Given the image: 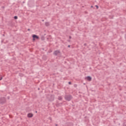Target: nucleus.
Listing matches in <instances>:
<instances>
[{
  "label": "nucleus",
  "mask_w": 126,
  "mask_h": 126,
  "mask_svg": "<svg viewBox=\"0 0 126 126\" xmlns=\"http://www.w3.org/2000/svg\"><path fill=\"white\" fill-rule=\"evenodd\" d=\"M6 102V100L5 99V98L2 97L0 99V104H4Z\"/></svg>",
  "instance_id": "nucleus-1"
},
{
  "label": "nucleus",
  "mask_w": 126,
  "mask_h": 126,
  "mask_svg": "<svg viewBox=\"0 0 126 126\" xmlns=\"http://www.w3.org/2000/svg\"><path fill=\"white\" fill-rule=\"evenodd\" d=\"M71 98H72V97L71 96V95H66L65 96V100H66L67 101H70V100H71Z\"/></svg>",
  "instance_id": "nucleus-2"
},
{
  "label": "nucleus",
  "mask_w": 126,
  "mask_h": 126,
  "mask_svg": "<svg viewBox=\"0 0 126 126\" xmlns=\"http://www.w3.org/2000/svg\"><path fill=\"white\" fill-rule=\"evenodd\" d=\"M32 38H33V41H35V39H39V36H37L36 34H33L32 35Z\"/></svg>",
  "instance_id": "nucleus-3"
},
{
  "label": "nucleus",
  "mask_w": 126,
  "mask_h": 126,
  "mask_svg": "<svg viewBox=\"0 0 126 126\" xmlns=\"http://www.w3.org/2000/svg\"><path fill=\"white\" fill-rule=\"evenodd\" d=\"M60 53L61 52H60V51L57 50L54 53V54L55 56H58V55H59V54H60Z\"/></svg>",
  "instance_id": "nucleus-4"
},
{
  "label": "nucleus",
  "mask_w": 126,
  "mask_h": 126,
  "mask_svg": "<svg viewBox=\"0 0 126 126\" xmlns=\"http://www.w3.org/2000/svg\"><path fill=\"white\" fill-rule=\"evenodd\" d=\"M86 79H87V80L88 81H91V80H92V78H91L90 76H88L86 78Z\"/></svg>",
  "instance_id": "nucleus-5"
},
{
  "label": "nucleus",
  "mask_w": 126,
  "mask_h": 126,
  "mask_svg": "<svg viewBox=\"0 0 126 126\" xmlns=\"http://www.w3.org/2000/svg\"><path fill=\"white\" fill-rule=\"evenodd\" d=\"M33 117V114L32 113H29L28 114V118H32Z\"/></svg>",
  "instance_id": "nucleus-6"
},
{
  "label": "nucleus",
  "mask_w": 126,
  "mask_h": 126,
  "mask_svg": "<svg viewBox=\"0 0 126 126\" xmlns=\"http://www.w3.org/2000/svg\"><path fill=\"white\" fill-rule=\"evenodd\" d=\"M54 99H55V96L53 95L51 96V98L49 99L50 101H54Z\"/></svg>",
  "instance_id": "nucleus-7"
},
{
  "label": "nucleus",
  "mask_w": 126,
  "mask_h": 126,
  "mask_svg": "<svg viewBox=\"0 0 126 126\" xmlns=\"http://www.w3.org/2000/svg\"><path fill=\"white\" fill-rule=\"evenodd\" d=\"M46 26H50V23L49 22H46L45 23Z\"/></svg>",
  "instance_id": "nucleus-8"
},
{
  "label": "nucleus",
  "mask_w": 126,
  "mask_h": 126,
  "mask_svg": "<svg viewBox=\"0 0 126 126\" xmlns=\"http://www.w3.org/2000/svg\"><path fill=\"white\" fill-rule=\"evenodd\" d=\"M58 99L59 100H63V97L61 96H59Z\"/></svg>",
  "instance_id": "nucleus-9"
},
{
  "label": "nucleus",
  "mask_w": 126,
  "mask_h": 126,
  "mask_svg": "<svg viewBox=\"0 0 126 126\" xmlns=\"http://www.w3.org/2000/svg\"><path fill=\"white\" fill-rule=\"evenodd\" d=\"M14 19H17L18 17H17V16H14Z\"/></svg>",
  "instance_id": "nucleus-10"
},
{
  "label": "nucleus",
  "mask_w": 126,
  "mask_h": 126,
  "mask_svg": "<svg viewBox=\"0 0 126 126\" xmlns=\"http://www.w3.org/2000/svg\"><path fill=\"white\" fill-rule=\"evenodd\" d=\"M95 7H96L97 9H98V8H99V6L97 5H95Z\"/></svg>",
  "instance_id": "nucleus-11"
},
{
  "label": "nucleus",
  "mask_w": 126,
  "mask_h": 126,
  "mask_svg": "<svg viewBox=\"0 0 126 126\" xmlns=\"http://www.w3.org/2000/svg\"><path fill=\"white\" fill-rule=\"evenodd\" d=\"M124 126H126V122L124 124Z\"/></svg>",
  "instance_id": "nucleus-12"
},
{
  "label": "nucleus",
  "mask_w": 126,
  "mask_h": 126,
  "mask_svg": "<svg viewBox=\"0 0 126 126\" xmlns=\"http://www.w3.org/2000/svg\"><path fill=\"white\" fill-rule=\"evenodd\" d=\"M68 84H71V82H68Z\"/></svg>",
  "instance_id": "nucleus-13"
},
{
  "label": "nucleus",
  "mask_w": 126,
  "mask_h": 126,
  "mask_svg": "<svg viewBox=\"0 0 126 126\" xmlns=\"http://www.w3.org/2000/svg\"><path fill=\"white\" fill-rule=\"evenodd\" d=\"M69 39H71V36H70L69 37Z\"/></svg>",
  "instance_id": "nucleus-14"
},
{
  "label": "nucleus",
  "mask_w": 126,
  "mask_h": 126,
  "mask_svg": "<svg viewBox=\"0 0 126 126\" xmlns=\"http://www.w3.org/2000/svg\"><path fill=\"white\" fill-rule=\"evenodd\" d=\"M84 45V46H87L86 43H85Z\"/></svg>",
  "instance_id": "nucleus-15"
},
{
  "label": "nucleus",
  "mask_w": 126,
  "mask_h": 126,
  "mask_svg": "<svg viewBox=\"0 0 126 126\" xmlns=\"http://www.w3.org/2000/svg\"><path fill=\"white\" fill-rule=\"evenodd\" d=\"M68 48H70V45L68 46Z\"/></svg>",
  "instance_id": "nucleus-16"
},
{
  "label": "nucleus",
  "mask_w": 126,
  "mask_h": 126,
  "mask_svg": "<svg viewBox=\"0 0 126 126\" xmlns=\"http://www.w3.org/2000/svg\"><path fill=\"white\" fill-rule=\"evenodd\" d=\"M1 79H2V77H1V78L0 79V80H1Z\"/></svg>",
  "instance_id": "nucleus-17"
},
{
  "label": "nucleus",
  "mask_w": 126,
  "mask_h": 126,
  "mask_svg": "<svg viewBox=\"0 0 126 126\" xmlns=\"http://www.w3.org/2000/svg\"><path fill=\"white\" fill-rule=\"evenodd\" d=\"M28 30V31H30V30L29 29Z\"/></svg>",
  "instance_id": "nucleus-18"
},
{
  "label": "nucleus",
  "mask_w": 126,
  "mask_h": 126,
  "mask_svg": "<svg viewBox=\"0 0 126 126\" xmlns=\"http://www.w3.org/2000/svg\"><path fill=\"white\" fill-rule=\"evenodd\" d=\"M91 7H93V6H91Z\"/></svg>",
  "instance_id": "nucleus-19"
},
{
  "label": "nucleus",
  "mask_w": 126,
  "mask_h": 126,
  "mask_svg": "<svg viewBox=\"0 0 126 126\" xmlns=\"http://www.w3.org/2000/svg\"><path fill=\"white\" fill-rule=\"evenodd\" d=\"M35 113H37V111H35Z\"/></svg>",
  "instance_id": "nucleus-20"
},
{
  "label": "nucleus",
  "mask_w": 126,
  "mask_h": 126,
  "mask_svg": "<svg viewBox=\"0 0 126 126\" xmlns=\"http://www.w3.org/2000/svg\"><path fill=\"white\" fill-rule=\"evenodd\" d=\"M56 126H58V125H56Z\"/></svg>",
  "instance_id": "nucleus-21"
}]
</instances>
